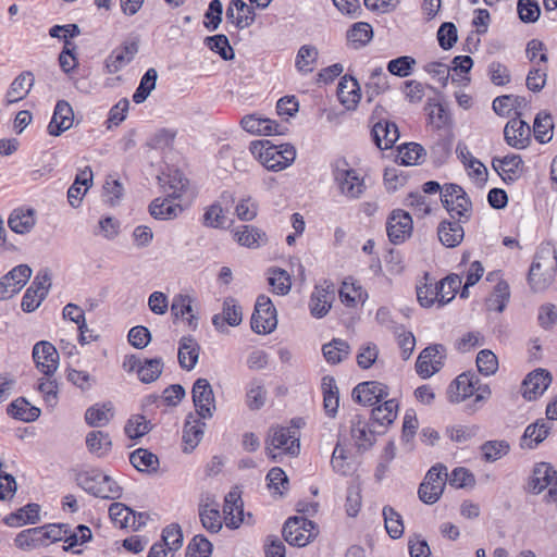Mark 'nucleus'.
Masks as SVG:
<instances>
[{"label":"nucleus","mask_w":557,"mask_h":557,"mask_svg":"<svg viewBox=\"0 0 557 557\" xmlns=\"http://www.w3.org/2000/svg\"><path fill=\"white\" fill-rule=\"evenodd\" d=\"M386 231L389 240L397 245L404 243L412 232V219L404 210H394L387 219Z\"/></svg>","instance_id":"12"},{"label":"nucleus","mask_w":557,"mask_h":557,"mask_svg":"<svg viewBox=\"0 0 557 557\" xmlns=\"http://www.w3.org/2000/svg\"><path fill=\"white\" fill-rule=\"evenodd\" d=\"M549 431L550 425L545 422L544 419L535 421L525 428L520 440V447L529 449L535 448L548 436Z\"/></svg>","instance_id":"30"},{"label":"nucleus","mask_w":557,"mask_h":557,"mask_svg":"<svg viewBox=\"0 0 557 557\" xmlns=\"http://www.w3.org/2000/svg\"><path fill=\"white\" fill-rule=\"evenodd\" d=\"M163 368L164 362L161 357L144 359L138 369V379L145 384L152 383L160 377Z\"/></svg>","instance_id":"47"},{"label":"nucleus","mask_w":557,"mask_h":557,"mask_svg":"<svg viewBox=\"0 0 557 557\" xmlns=\"http://www.w3.org/2000/svg\"><path fill=\"white\" fill-rule=\"evenodd\" d=\"M226 222V215L220 203L209 206L202 216V224L207 227L220 228Z\"/></svg>","instance_id":"60"},{"label":"nucleus","mask_w":557,"mask_h":557,"mask_svg":"<svg viewBox=\"0 0 557 557\" xmlns=\"http://www.w3.org/2000/svg\"><path fill=\"white\" fill-rule=\"evenodd\" d=\"M109 516L111 520L120 528L135 525L136 513L129 507L122 503H113L109 507Z\"/></svg>","instance_id":"50"},{"label":"nucleus","mask_w":557,"mask_h":557,"mask_svg":"<svg viewBox=\"0 0 557 557\" xmlns=\"http://www.w3.org/2000/svg\"><path fill=\"white\" fill-rule=\"evenodd\" d=\"M446 481L447 468L444 465L436 463L431 467L418 490L420 500L429 505L436 503L443 494Z\"/></svg>","instance_id":"6"},{"label":"nucleus","mask_w":557,"mask_h":557,"mask_svg":"<svg viewBox=\"0 0 557 557\" xmlns=\"http://www.w3.org/2000/svg\"><path fill=\"white\" fill-rule=\"evenodd\" d=\"M337 97L347 110H355L361 99L358 81L349 75L343 76L337 87Z\"/></svg>","instance_id":"23"},{"label":"nucleus","mask_w":557,"mask_h":557,"mask_svg":"<svg viewBox=\"0 0 557 557\" xmlns=\"http://www.w3.org/2000/svg\"><path fill=\"white\" fill-rule=\"evenodd\" d=\"M199 518L202 527L210 533H219L222 529V519L218 505L211 506L209 503L199 505Z\"/></svg>","instance_id":"41"},{"label":"nucleus","mask_w":557,"mask_h":557,"mask_svg":"<svg viewBox=\"0 0 557 557\" xmlns=\"http://www.w3.org/2000/svg\"><path fill=\"white\" fill-rule=\"evenodd\" d=\"M131 463L141 472L156 471L159 466L158 457L147 449L138 448L129 455Z\"/></svg>","instance_id":"48"},{"label":"nucleus","mask_w":557,"mask_h":557,"mask_svg":"<svg viewBox=\"0 0 557 557\" xmlns=\"http://www.w3.org/2000/svg\"><path fill=\"white\" fill-rule=\"evenodd\" d=\"M268 282L273 293L277 295H286L292 287L289 274L280 268H272L268 271Z\"/></svg>","instance_id":"53"},{"label":"nucleus","mask_w":557,"mask_h":557,"mask_svg":"<svg viewBox=\"0 0 557 557\" xmlns=\"http://www.w3.org/2000/svg\"><path fill=\"white\" fill-rule=\"evenodd\" d=\"M211 553V542L201 534L195 535L187 546V555L190 557H210Z\"/></svg>","instance_id":"64"},{"label":"nucleus","mask_w":557,"mask_h":557,"mask_svg":"<svg viewBox=\"0 0 557 557\" xmlns=\"http://www.w3.org/2000/svg\"><path fill=\"white\" fill-rule=\"evenodd\" d=\"M440 242L448 248L458 246L465 236L460 222L442 221L437 227Z\"/></svg>","instance_id":"33"},{"label":"nucleus","mask_w":557,"mask_h":557,"mask_svg":"<svg viewBox=\"0 0 557 557\" xmlns=\"http://www.w3.org/2000/svg\"><path fill=\"white\" fill-rule=\"evenodd\" d=\"M504 136L509 146L523 149L530 141L531 128L527 122L516 117L507 122Z\"/></svg>","instance_id":"20"},{"label":"nucleus","mask_w":557,"mask_h":557,"mask_svg":"<svg viewBox=\"0 0 557 557\" xmlns=\"http://www.w3.org/2000/svg\"><path fill=\"white\" fill-rule=\"evenodd\" d=\"M319 51L312 45H304L299 48L296 60L295 67L302 75H307L313 72L314 66L318 62Z\"/></svg>","instance_id":"40"},{"label":"nucleus","mask_w":557,"mask_h":557,"mask_svg":"<svg viewBox=\"0 0 557 557\" xmlns=\"http://www.w3.org/2000/svg\"><path fill=\"white\" fill-rule=\"evenodd\" d=\"M76 481L85 492L96 497L117 499L122 496V487L100 470L81 472L77 474Z\"/></svg>","instance_id":"2"},{"label":"nucleus","mask_w":557,"mask_h":557,"mask_svg":"<svg viewBox=\"0 0 557 557\" xmlns=\"http://www.w3.org/2000/svg\"><path fill=\"white\" fill-rule=\"evenodd\" d=\"M40 507L37 504H28L21 508L16 513L7 518V523L11 527H18L25 523H36L39 520Z\"/></svg>","instance_id":"52"},{"label":"nucleus","mask_w":557,"mask_h":557,"mask_svg":"<svg viewBox=\"0 0 557 557\" xmlns=\"http://www.w3.org/2000/svg\"><path fill=\"white\" fill-rule=\"evenodd\" d=\"M205 44L210 50L219 53V55L225 61L233 60L235 57L234 50L225 35L219 34L209 36L205 39Z\"/></svg>","instance_id":"56"},{"label":"nucleus","mask_w":557,"mask_h":557,"mask_svg":"<svg viewBox=\"0 0 557 557\" xmlns=\"http://www.w3.org/2000/svg\"><path fill=\"white\" fill-rule=\"evenodd\" d=\"M322 352L329 363L336 364L348 357L350 347L346 341L334 338L332 342L323 345Z\"/></svg>","instance_id":"43"},{"label":"nucleus","mask_w":557,"mask_h":557,"mask_svg":"<svg viewBox=\"0 0 557 557\" xmlns=\"http://www.w3.org/2000/svg\"><path fill=\"white\" fill-rule=\"evenodd\" d=\"M199 358V345L191 337H183L178 348L180 366L190 371L195 368Z\"/></svg>","instance_id":"35"},{"label":"nucleus","mask_w":557,"mask_h":557,"mask_svg":"<svg viewBox=\"0 0 557 557\" xmlns=\"http://www.w3.org/2000/svg\"><path fill=\"white\" fill-rule=\"evenodd\" d=\"M388 89V81L382 67H375L366 84V95L371 102L376 96Z\"/></svg>","instance_id":"49"},{"label":"nucleus","mask_w":557,"mask_h":557,"mask_svg":"<svg viewBox=\"0 0 557 557\" xmlns=\"http://www.w3.org/2000/svg\"><path fill=\"white\" fill-rule=\"evenodd\" d=\"M510 297L509 285L505 281H499L495 287L492 296L487 300V306L491 310L503 312Z\"/></svg>","instance_id":"58"},{"label":"nucleus","mask_w":557,"mask_h":557,"mask_svg":"<svg viewBox=\"0 0 557 557\" xmlns=\"http://www.w3.org/2000/svg\"><path fill=\"white\" fill-rule=\"evenodd\" d=\"M388 395L387 385L376 381L359 383L352 389V399L364 406H372L385 399Z\"/></svg>","instance_id":"15"},{"label":"nucleus","mask_w":557,"mask_h":557,"mask_svg":"<svg viewBox=\"0 0 557 557\" xmlns=\"http://www.w3.org/2000/svg\"><path fill=\"white\" fill-rule=\"evenodd\" d=\"M372 37V26L366 22H357L347 30V40L355 49L364 47Z\"/></svg>","instance_id":"44"},{"label":"nucleus","mask_w":557,"mask_h":557,"mask_svg":"<svg viewBox=\"0 0 557 557\" xmlns=\"http://www.w3.org/2000/svg\"><path fill=\"white\" fill-rule=\"evenodd\" d=\"M265 449L273 461H277L281 454L298 455L300 449L298 432L290 428H272L267 440Z\"/></svg>","instance_id":"3"},{"label":"nucleus","mask_w":557,"mask_h":557,"mask_svg":"<svg viewBox=\"0 0 557 557\" xmlns=\"http://www.w3.org/2000/svg\"><path fill=\"white\" fill-rule=\"evenodd\" d=\"M424 154L425 150L421 145L417 143H409L399 149L398 158L400 159L401 164L413 165L419 163Z\"/></svg>","instance_id":"61"},{"label":"nucleus","mask_w":557,"mask_h":557,"mask_svg":"<svg viewBox=\"0 0 557 557\" xmlns=\"http://www.w3.org/2000/svg\"><path fill=\"white\" fill-rule=\"evenodd\" d=\"M441 201L453 219L457 218L459 222H466L470 219L472 202L461 186L453 183L445 184Z\"/></svg>","instance_id":"4"},{"label":"nucleus","mask_w":557,"mask_h":557,"mask_svg":"<svg viewBox=\"0 0 557 557\" xmlns=\"http://www.w3.org/2000/svg\"><path fill=\"white\" fill-rule=\"evenodd\" d=\"M492 165L505 182H512L518 177L523 161L518 154H509L504 158H494Z\"/></svg>","instance_id":"31"},{"label":"nucleus","mask_w":557,"mask_h":557,"mask_svg":"<svg viewBox=\"0 0 557 557\" xmlns=\"http://www.w3.org/2000/svg\"><path fill=\"white\" fill-rule=\"evenodd\" d=\"M8 413L21 421L33 422L39 418L40 409L32 406L24 397H20L9 405Z\"/></svg>","instance_id":"39"},{"label":"nucleus","mask_w":557,"mask_h":557,"mask_svg":"<svg viewBox=\"0 0 557 557\" xmlns=\"http://www.w3.org/2000/svg\"><path fill=\"white\" fill-rule=\"evenodd\" d=\"M86 445L91 454L103 457L110 451L112 442L108 433L91 431L86 436Z\"/></svg>","instance_id":"45"},{"label":"nucleus","mask_w":557,"mask_h":557,"mask_svg":"<svg viewBox=\"0 0 557 557\" xmlns=\"http://www.w3.org/2000/svg\"><path fill=\"white\" fill-rule=\"evenodd\" d=\"M334 299V285L327 281L314 287L310 298V311L315 318L324 317Z\"/></svg>","instance_id":"19"},{"label":"nucleus","mask_w":557,"mask_h":557,"mask_svg":"<svg viewBox=\"0 0 557 557\" xmlns=\"http://www.w3.org/2000/svg\"><path fill=\"white\" fill-rule=\"evenodd\" d=\"M242 127L252 135H283L286 131L285 126L280 125L276 121L262 117L259 114L245 115L240 121Z\"/></svg>","instance_id":"14"},{"label":"nucleus","mask_w":557,"mask_h":557,"mask_svg":"<svg viewBox=\"0 0 557 557\" xmlns=\"http://www.w3.org/2000/svg\"><path fill=\"white\" fill-rule=\"evenodd\" d=\"M323 406L329 417L334 418L337 413L339 397L336 382L332 376L322 379Z\"/></svg>","instance_id":"38"},{"label":"nucleus","mask_w":557,"mask_h":557,"mask_svg":"<svg viewBox=\"0 0 557 557\" xmlns=\"http://www.w3.org/2000/svg\"><path fill=\"white\" fill-rule=\"evenodd\" d=\"M193 401L200 419H210L215 411L213 389L207 379L199 377L191 389Z\"/></svg>","instance_id":"9"},{"label":"nucleus","mask_w":557,"mask_h":557,"mask_svg":"<svg viewBox=\"0 0 557 557\" xmlns=\"http://www.w3.org/2000/svg\"><path fill=\"white\" fill-rule=\"evenodd\" d=\"M461 286V277L457 274H450L436 284L438 292V304L444 306L455 298V295Z\"/></svg>","instance_id":"46"},{"label":"nucleus","mask_w":557,"mask_h":557,"mask_svg":"<svg viewBox=\"0 0 557 557\" xmlns=\"http://www.w3.org/2000/svg\"><path fill=\"white\" fill-rule=\"evenodd\" d=\"M284 540L294 546L304 547L318 535L317 525L305 517H290L283 527Z\"/></svg>","instance_id":"5"},{"label":"nucleus","mask_w":557,"mask_h":557,"mask_svg":"<svg viewBox=\"0 0 557 557\" xmlns=\"http://www.w3.org/2000/svg\"><path fill=\"white\" fill-rule=\"evenodd\" d=\"M235 240L244 247L256 249L268 243L264 231L255 225H242L234 231Z\"/></svg>","instance_id":"25"},{"label":"nucleus","mask_w":557,"mask_h":557,"mask_svg":"<svg viewBox=\"0 0 557 557\" xmlns=\"http://www.w3.org/2000/svg\"><path fill=\"white\" fill-rule=\"evenodd\" d=\"M35 78L32 72H23L17 75L14 81L11 83L7 95L5 102L7 104L15 103L22 99H24L28 92L30 91L34 85Z\"/></svg>","instance_id":"29"},{"label":"nucleus","mask_w":557,"mask_h":557,"mask_svg":"<svg viewBox=\"0 0 557 557\" xmlns=\"http://www.w3.org/2000/svg\"><path fill=\"white\" fill-rule=\"evenodd\" d=\"M372 137L377 148L389 149L399 138L398 127L393 122L380 121L372 127Z\"/></svg>","instance_id":"24"},{"label":"nucleus","mask_w":557,"mask_h":557,"mask_svg":"<svg viewBox=\"0 0 557 557\" xmlns=\"http://www.w3.org/2000/svg\"><path fill=\"white\" fill-rule=\"evenodd\" d=\"M249 150L267 170L274 172L288 168L296 158V149L290 144L277 146L270 140H255Z\"/></svg>","instance_id":"1"},{"label":"nucleus","mask_w":557,"mask_h":557,"mask_svg":"<svg viewBox=\"0 0 557 557\" xmlns=\"http://www.w3.org/2000/svg\"><path fill=\"white\" fill-rule=\"evenodd\" d=\"M206 423L196 419L191 413L187 416L183 428V442L185 451H191L201 441L205 434Z\"/></svg>","instance_id":"32"},{"label":"nucleus","mask_w":557,"mask_h":557,"mask_svg":"<svg viewBox=\"0 0 557 557\" xmlns=\"http://www.w3.org/2000/svg\"><path fill=\"white\" fill-rule=\"evenodd\" d=\"M14 544L16 547L23 550H33L46 546L42 529L37 527L23 530L14 539Z\"/></svg>","instance_id":"36"},{"label":"nucleus","mask_w":557,"mask_h":557,"mask_svg":"<svg viewBox=\"0 0 557 557\" xmlns=\"http://www.w3.org/2000/svg\"><path fill=\"white\" fill-rule=\"evenodd\" d=\"M479 379L472 373H462L458 375L450 384L448 389L449 400L451 403H461L475 394V385Z\"/></svg>","instance_id":"22"},{"label":"nucleus","mask_w":557,"mask_h":557,"mask_svg":"<svg viewBox=\"0 0 557 557\" xmlns=\"http://www.w3.org/2000/svg\"><path fill=\"white\" fill-rule=\"evenodd\" d=\"M552 382V376L544 369H536L529 373L522 382V395L528 400H533L542 395Z\"/></svg>","instance_id":"17"},{"label":"nucleus","mask_w":557,"mask_h":557,"mask_svg":"<svg viewBox=\"0 0 557 557\" xmlns=\"http://www.w3.org/2000/svg\"><path fill=\"white\" fill-rule=\"evenodd\" d=\"M157 78L158 73L153 67L146 71L140 79L139 86L133 95V101L135 103H141L148 98L150 92L156 88Z\"/></svg>","instance_id":"54"},{"label":"nucleus","mask_w":557,"mask_h":557,"mask_svg":"<svg viewBox=\"0 0 557 557\" xmlns=\"http://www.w3.org/2000/svg\"><path fill=\"white\" fill-rule=\"evenodd\" d=\"M267 392L258 381H252L246 393V403L251 410L260 409L265 403Z\"/></svg>","instance_id":"62"},{"label":"nucleus","mask_w":557,"mask_h":557,"mask_svg":"<svg viewBox=\"0 0 557 557\" xmlns=\"http://www.w3.org/2000/svg\"><path fill=\"white\" fill-rule=\"evenodd\" d=\"M174 198H157L149 206L150 214L157 220H172L183 212V207L174 203Z\"/></svg>","instance_id":"34"},{"label":"nucleus","mask_w":557,"mask_h":557,"mask_svg":"<svg viewBox=\"0 0 557 557\" xmlns=\"http://www.w3.org/2000/svg\"><path fill=\"white\" fill-rule=\"evenodd\" d=\"M251 330L257 334H270L277 325L276 309L271 299L259 295L251 315Z\"/></svg>","instance_id":"7"},{"label":"nucleus","mask_w":557,"mask_h":557,"mask_svg":"<svg viewBox=\"0 0 557 557\" xmlns=\"http://www.w3.org/2000/svg\"><path fill=\"white\" fill-rule=\"evenodd\" d=\"M193 299L188 295H176L171 305V312L175 319L185 318L188 325L193 329L197 326V318L193 314Z\"/></svg>","instance_id":"42"},{"label":"nucleus","mask_w":557,"mask_h":557,"mask_svg":"<svg viewBox=\"0 0 557 557\" xmlns=\"http://www.w3.org/2000/svg\"><path fill=\"white\" fill-rule=\"evenodd\" d=\"M113 418V407L110 403L96 404L89 407L85 412V421L92 428L107 425Z\"/></svg>","instance_id":"37"},{"label":"nucleus","mask_w":557,"mask_h":557,"mask_svg":"<svg viewBox=\"0 0 557 557\" xmlns=\"http://www.w3.org/2000/svg\"><path fill=\"white\" fill-rule=\"evenodd\" d=\"M510 446L506 441H487L481 446L483 458L487 462H494L509 453Z\"/></svg>","instance_id":"59"},{"label":"nucleus","mask_w":557,"mask_h":557,"mask_svg":"<svg viewBox=\"0 0 557 557\" xmlns=\"http://www.w3.org/2000/svg\"><path fill=\"white\" fill-rule=\"evenodd\" d=\"M73 120L74 113L70 103L65 100H59L48 125L49 135L60 136L73 125Z\"/></svg>","instance_id":"21"},{"label":"nucleus","mask_w":557,"mask_h":557,"mask_svg":"<svg viewBox=\"0 0 557 557\" xmlns=\"http://www.w3.org/2000/svg\"><path fill=\"white\" fill-rule=\"evenodd\" d=\"M334 180L338 185L342 195L349 199L359 198L366 190L363 177L354 169L336 168L334 171Z\"/></svg>","instance_id":"11"},{"label":"nucleus","mask_w":557,"mask_h":557,"mask_svg":"<svg viewBox=\"0 0 557 557\" xmlns=\"http://www.w3.org/2000/svg\"><path fill=\"white\" fill-rule=\"evenodd\" d=\"M398 404L395 399L385 400L384 404L372 409V419L384 426L394 422L397 417Z\"/></svg>","instance_id":"51"},{"label":"nucleus","mask_w":557,"mask_h":557,"mask_svg":"<svg viewBox=\"0 0 557 557\" xmlns=\"http://www.w3.org/2000/svg\"><path fill=\"white\" fill-rule=\"evenodd\" d=\"M529 101L522 96L503 95L493 101V110L499 116H508L513 112L518 117L522 114L521 110L525 109Z\"/></svg>","instance_id":"27"},{"label":"nucleus","mask_w":557,"mask_h":557,"mask_svg":"<svg viewBox=\"0 0 557 557\" xmlns=\"http://www.w3.org/2000/svg\"><path fill=\"white\" fill-rule=\"evenodd\" d=\"M224 522L230 529H237L244 522V508L240 492L237 488L230 491L224 498Z\"/></svg>","instance_id":"18"},{"label":"nucleus","mask_w":557,"mask_h":557,"mask_svg":"<svg viewBox=\"0 0 557 557\" xmlns=\"http://www.w3.org/2000/svg\"><path fill=\"white\" fill-rule=\"evenodd\" d=\"M226 18L239 29L250 26L255 21V12L243 0H232L226 9Z\"/></svg>","instance_id":"28"},{"label":"nucleus","mask_w":557,"mask_h":557,"mask_svg":"<svg viewBox=\"0 0 557 557\" xmlns=\"http://www.w3.org/2000/svg\"><path fill=\"white\" fill-rule=\"evenodd\" d=\"M385 529L392 539H399L404 534V523L400 513L393 507L383 508Z\"/></svg>","instance_id":"55"},{"label":"nucleus","mask_w":557,"mask_h":557,"mask_svg":"<svg viewBox=\"0 0 557 557\" xmlns=\"http://www.w3.org/2000/svg\"><path fill=\"white\" fill-rule=\"evenodd\" d=\"M32 275V269L27 264H20L4 275L11 288H16V294L23 288Z\"/></svg>","instance_id":"63"},{"label":"nucleus","mask_w":557,"mask_h":557,"mask_svg":"<svg viewBox=\"0 0 557 557\" xmlns=\"http://www.w3.org/2000/svg\"><path fill=\"white\" fill-rule=\"evenodd\" d=\"M32 355L36 368L45 376H53L59 367V352L57 348L47 341H40L34 345Z\"/></svg>","instance_id":"10"},{"label":"nucleus","mask_w":557,"mask_h":557,"mask_svg":"<svg viewBox=\"0 0 557 557\" xmlns=\"http://www.w3.org/2000/svg\"><path fill=\"white\" fill-rule=\"evenodd\" d=\"M139 40L137 38L126 39L115 48L106 60V67L110 74H114L127 65L137 54Z\"/></svg>","instance_id":"13"},{"label":"nucleus","mask_w":557,"mask_h":557,"mask_svg":"<svg viewBox=\"0 0 557 557\" xmlns=\"http://www.w3.org/2000/svg\"><path fill=\"white\" fill-rule=\"evenodd\" d=\"M350 436L359 451L370 449L375 443L374 432L361 414H354L349 420Z\"/></svg>","instance_id":"16"},{"label":"nucleus","mask_w":557,"mask_h":557,"mask_svg":"<svg viewBox=\"0 0 557 557\" xmlns=\"http://www.w3.org/2000/svg\"><path fill=\"white\" fill-rule=\"evenodd\" d=\"M445 358L446 348L444 345L434 344L425 347L418 356L417 373L423 379L431 377L442 369Z\"/></svg>","instance_id":"8"},{"label":"nucleus","mask_w":557,"mask_h":557,"mask_svg":"<svg viewBox=\"0 0 557 557\" xmlns=\"http://www.w3.org/2000/svg\"><path fill=\"white\" fill-rule=\"evenodd\" d=\"M554 124L550 114L546 112H540L533 125L534 137L540 143L544 144L552 139L550 132L553 131Z\"/></svg>","instance_id":"57"},{"label":"nucleus","mask_w":557,"mask_h":557,"mask_svg":"<svg viewBox=\"0 0 557 557\" xmlns=\"http://www.w3.org/2000/svg\"><path fill=\"white\" fill-rule=\"evenodd\" d=\"M36 224V211L32 208L14 209L8 220V225L16 234L29 233Z\"/></svg>","instance_id":"26"}]
</instances>
